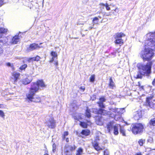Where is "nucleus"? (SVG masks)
<instances>
[{
	"label": "nucleus",
	"mask_w": 155,
	"mask_h": 155,
	"mask_svg": "<svg viewBox=\"0 0 155 155\" xmlns=\"http://www.w3.org/2000/svg\"><path fill=\"white\" fill-rule=\"evenodd\" d=\"M125 35L123 33H117L115 34L114 36V38L115 40L114 42L116 44H123L124 43L123 40L121 39L122 37H124Z\"/></svg>",
	"instance_id": "423d86ee"
},
{
	"label": "nucleus",
	"mask_w": 155,
	"mask_h": 155,
	"mask_svg": "<svg viewBox=\"0 0 155 155\" xmlns=\"http://www.w3.org/2000/svg\"><path fill=\"white\" fill-rule=\"evenodd\" d=\"M98 17L100 18H101V17L100 16H99Z\"/></svg>",
	"instance_id": "13d9d810"
},
{
	"label": "nucleus",
	"mask_w": 155,
	"mask_h": 155,
	"mask_svg": "<svg viewBox=\"0 0 155 155\" xmlns=\"http://www.w3.org/2000/svg\"><path fill=\"white\" fill-rule=\"evenodd\" d=\"M66 141L68 142L69 141V139L68 138H66Z\"/></svg>",
	"instance_id": "864d4df0"
},
{
	"label": "nucleus",
	"mask_w": 155,
	"mask_h": 155,
	"mask_svg": "<svg viewBox=\"0 0 155 155\" xmlns=\"http://www.w3.org/2000/svg\"><path fill=\"white\" fill-rule=\"evenodd\" d=\"M6 65L7 66L11 67L12 68L13 67V64H11V63H9V62L7 63Z\"/></svg>",
	"instance_id": "79ce46f5"
},
{
	"label": "nucleus",
	"mask_w": 155,
	"mask_h": 155,
	"mask_svg": "<svg viewBox=\"0 0 155 155\" xmlns=\"http://www.w3.org/2000/svg\"><path fill=\"white\" fill-rule=\"evenodd\" d=\"M120 132L121 134H122V135L124 136H126L125 133V131L123 128H122L120 127Z\"/></svg>",
	"instance_id": "c85d7f7f"
},
{
	"label": "nucleus",
	"mask_w": 155,
	"mask_h": 155,
	"mask_svg": "<svg viewBox=\"0 0 155 155\" xmlns=\"http://www.w3.org/2000/svg\"><path fill=\"white\" fill-rule=\"evenodd\" d=\"M91 24H87L85 26L87 28L86 29L84 30V31H87L89 30H90L94 28V26L93 25H91Z\"/></svg>",
	"instance_id": "4be33fe9"
},
{
	"label": "nucleus",
	"mask_w": 155,
	"mask_h": 155,
	"mask_svg": "<svg viewBox=\"0 0 155 155\" xmlns=\"http://www.w3.org/2000/svg\"><path fill=\"white\" fill-rule=\"evenodd\" d=\"M80 89L83 90V91H84L85 88H83L82 87H80Z\"/></svg>",
	"instance_id": "3c124183"
},
{
	"label": "nucleus",
	"mask_w": 155,
	"mask_h": 155,
	"mask_svg": "<svg viewBox=\"0 0 155 155\" xmlns=\"http://www.w3.org/2000/svg\"><path fill=\"white\" fill-rule=\"evenodd\" d=\"M81 118V117H79L78 118H76V119H77L78 120H79Z\"/></svg>",
	"instance_id": "603ef678"
},
{
	"label": "nucleus",
	"mask_w": 155,
	"mask_h": 155,
	"mask_svg": "<svg viewBox=\"0 0 155 155\" xmlns=\"http://www.w3.org/2000/svg\"><path fill=\"white\" fill-rule=\"evenodd\" d=\"M105 99L103 97H102L99 99V101L97 102L99 106L101 108H104L105 106L103 102L105 101Z\"/></svg>",
	"instance_id": "2eb2a0df"
},
{
	"label": "nucleus",
	"mask_w": 155,
	"mask_h": 155,
	"mask_svg": "<svg viewBox=\"0 0 155 155\" xmlns=\"http://www.w3.org/2000/svg\"><path fill=\"white\" fill-rule=\"evenodd\" d=\"M109 0L110 1H111V0Z\"/></svg>",
	"instance_id": "e2e57ef3"
},
{
	"label": "nucleus",
	"mask_w": 155,
	"mask_h": 155,
	"mask_svg": "<svg viewBox=\"0 0 155 155\" xmlns=\"http://www.w3.org/2000/svg\"><path fill=\"white\" fill-rule=\"evenodd\" d=\"M96 123L98 125H101L103 124V123L101 119H100L97 120V118L96 119Z\"/></svg>",
	"instance_id": "c756f323"
},
{
	"label": "nucleus",
	"mask_w": 155,
	"mask_h": 155,
	"mask_svg": "<svg viewBox=\"0 0 155 155\" xmlns=\"http://www.w3.org/2000/svg\"><path fill=\"white\" fill-rule=\"evenodd\" d=\"M95 80V75L94 74L92 75L90 78V81L92 82H94Z\"/></svg>",
	"instance_id": "7c9ffc66"
},
{
	"label": "nucleus",
	"mask_w": 155,
	"mask_h": 155,
	"mask_svg": "<svg viewBox=\"0 0 155 155\" xmlns=\"http://www.w3.org/2000/svg\"><path fill=\"white\" fill-rule=\"evenodd\" d=\"M31 81L32 79L31 77L25 76L21 79V81L23 84L26 85L29 84Z\"/></svg>",
	"instance_id": "1a4fd4ad"
},
{
	"label": "nucleus",
	"mask_w": 155,
	"mask_h": 155,
	"mask_svg": "<svg viewBox=\"0 0 155 155\" xmlns=\"http://www.w3.org/2000/svg\"><path fill=\"white\" fill-rule=\"evenodd\" d=\"M107 112L106 110L102 109H99V114L105 115L106 114H107Z\"/></svg>",
	"instance_id": "a878e982"
},
{
	"label": "nucleus",
	"mask_w": 155,
	"mask_h": 155,
	"mask_svg": "<svg viewBox=\"0 0 155 155\" xmlns=\"http://www.w3.org/2000/svg\"><path fill=\"white\" fill-rule=\"evenodd\" d=\"M148 40L146 43L148 46L151 47L155 46V32L153 33H149L147 34Z\"/></svg>",
	"instance_id": "39448f33"
},
{
	"label": "nucleus",
	"mask_w": 155,
	"mask_h": 155,
	"mask_svg": "<svg viewBox=\"0 0 155 155\" xmlns=\"http://www.w3.org/2000/svg\"><path fill=\"white\" fill-rule=\"evenodd\" d=\"M100 5L101 6H104L106 7V9L107 10L109 11L110 10V8L109 7V6L108 4L107 3H106L105 4H104L103 3H101V4H100Z\"/></svg>",
	"instance_id": "cd10ccee"
},
{
	"label": "nucleus",
	"mask_w": 155,
	"mask_h": 155,
	"mask_svg": "<svg viewBox=\"0 0 155 155\" xmlns=\"http://www.w3.org/2000/svg\"><path fill=\"white\" fill-rule=\"evenodd\" d=\"M154 49L145 48L144 51H142L140 53V56L143 59L149 60L151 59L154 55L153 51Z\"/></svg>",
	"instance_id": "f03ea898"
},
{
	"label": "nucleus",
	"mask_w": 155,
	"mask_h": 155,
	"mask_svg": "<svg viewBox=\"0 0 155 155\" xmlns=\"http://www.w3.org/2000/svg\"><path fill=\"white\" fill-rule=\"evenodd\" d=\"M40 48V47L38 44L35 43H33L31 44L29 47L28 48L27 50L28 51H30Z\"/></svg>",
	"instance_id": "9b49d317"
},
{
	"label": "nucleus",
	"mask_w": 155,
	"mask_h": 155,
	"mask_svg": "<svg viewBox=\"0 0 155 155\" xmlns=\"http://www.w3.org/2000/svg\"><path fill=\"white\" fill-rule=\"evenodd\" d=\"M99 139H96L93 142H92V145L94 149L97 151H99L102 149L99 146L98 141Z\"/></svg>",
	"instance_id": "9d476101"
},
{
	"label": "nucleus",
	"mask_w": 155,
	"mask_h": 155,
	"mask_svg": "<svg viewBox=\"0 0 155 155\" xmlns=\"http://www.w3.org/2000/svg\"><path fill=\"white\" fill-rule=\"evenodd\" d=\"M153 153V152H151L150 153V154H151V153Z\"/></svg>",
	"instance_id": "4d7b16f0"
},
{
	"label": "nucleus",
	"mask_w": 155,
	"mask_h": 155,
	"mask_svg": "<svg viewBox=\"0 0 155 155\" xmlns=\"http://www.w3.org/2000/svg\"><path fill=\"white\" fill-rule=\"evenodd\" d=\"M20 76V74L19 73L16 72H14L12 74V78L14 79V82L15 83L17 82L18 79H19V78Z\"/></svg>",
	"instance_id": "4468645a"
},
{
	"label": "nucleus",
	"mask_w": 155,
	"mask_h": 155,
	"mask_svg": "<svg viewBox=\"0 0 155 155\" xmlns=\"http://www.w3.org/2000/svg\"><path fill=\"white\" fill-rule=\"evenodd\" d=\"M3 52L2 49L0 47V54H2Z\"/></svg>",
	"instance_id": "de8ad7c7"
},
{
	"label": "nucleus",
	"mask_w": 155,
	"mask_h": 155,
	"mask_svg": "<svg viewBox=\"0 0 155 155\" xmlns=\"http://www.w3.org/2000/svg\"><path fill=\"white\" fill-rule=\"evenodd\" d=\"M83 151V149L81 147L78 148L77 150L76 155H82Z\"/></svg>",
	"instance_id": "b1692460"
},
{
	"label": "nucleus",
	"mask_w": 155,
	"mask_h": 155,
	"mask_svg": "<svg viewBox=\"0 0 155 155\" xmlns=\"http://www.w3.org/2000/svg\"><path fill=\"white\" fill-rule=\"evenodd\" d=\"M153 98L152 97H150L147 98L146 105L149 106L151 108L153 107L154 104L151 101V100Z\"/></svg>",
	"instance_id": "f8f14e48"
},
{
	"label": "nucleus",
	"mask_w": 155,
	"mask_h": 155,
	"mask_svg": "<svg viewBox=\"0 0 155 155\" xmlns=\"http://www.w3.org/2000/svg\"><path fill=\"white\" fill-rule=\"evenodd\" d=\"M44 155H48V154L47 153H45L44 154Z\"/></svg>",
	"instance_id": "6e6d98bb"
},
{
	"label": "nucleus",
	"mask_w": 155,
	"mask_h": 155,
	"mask_svg": "<svg viewBox=\"0 0 155 155\" xmlns=\"http://www.w3.org/2000/svg\"><path fill=\"white\" fill-rule=\"evenodd\" d=\"M138 68L141 73L143 74L148 76L151 72V67L150 64H147L145 65L140 64L138 66Z\"/></svg>",
	"instance_id": "7ed1b4c3"
},
{
	"label": "nucleus",
	"mask_w": 155,
	"mask_h": 155,
	"mask_svg": "<svg viewBox=\"0 0 155 155\" xmlns=\"http://www.w3.org/2000/svg\"><path fill=\"white\" fill-rule=\"evenodd\" d=\"M104 155H109V153L108 150L107 149L105 150L104 152Z\"/></svg>",
	"instance_id": "ea45409f"
},
{
	"label": "nucleus",
	"mask_w": 155,
	"mask_h": 155,
	"mask_svg": "<svg viewBox=\"0 0 155 155\" xmlns=\"http://www.w3.org/2000/svg\"><path fill=\"white\" fill-rule=\"evenodd\" d=\"M90 131L88 130H83L81 132L82 134L84 135L85 136L89 135L90 134Z\"/></svg>",
	"instance_id": "412c9836"
},
{
	"label": "nucleus",
	"mask_w": 155,
	"mask_h": 155,
	"mask_svg": "<svg viewBox=\"0 0 155 155\" xmlns=\"http://www.w3.org/2000/svg\"><path fill=\"white\" fill-rule=\"evenodd\" d=\"M76 148V147L74 145L71 146L68 145H66L65 146L64 152L67 153L69 152V151H73L75 150Z\"/></svg>",
	"instance_id": "6e6552de"
},
{
	"label": "nucleus",
	"mask_w": 155,
	"mask_h": 155,
	"mask_svg": "<svg viewBox=\"0 0 155 155\" xmlns=\"http://www.w3.org/2000/svg\"><path fill=\"white\" fill-rule=\"evenodd\" d=\"M109 85L110 88L113 89L115 87V84L111 78H110L109 80Z\"/></svg>",
	"instance_id": "aec40b11"
},
{
	"label": "nucleus",
	"mask_w": 155,
	"mask_h": 155,
	"mask_svg": "<svg viewBox=\"0 0 155 155\" xmlns=\"http://www.w3.org/2000/svg\"><path fill=\"white\" fill-rule=\"evenodd\" d=\"M118 118H120V116H117L116 115H115L114 119L116 120H119Z\"/></svg>",
	"instance_id": "a18cd8bd"
},
{
	"label": "nucleus",
	"mask_w": 155,
	"mask_h": 155,
	"mask_svg": "<svg viewBox=\"0 0 155 155\" xmlns=\"http://www.w3.org/2000/svg\"><path fill=\"white\" fill-rule=\"evenodd\" d=\"M53 61L54 62V64H55L56 66H57L58 65V62L57 60L56 59V60H55L54 59Z\"/></svg>",
	"instance_id": "49530a36"
},
{
	"label": "nucleus",
	"mask_w": 155,
	"mask_h": 155,
	"mask_svg": "<svg viewBox=\"0 0 155 155\" xmlns=\"http://www.w3.org/2000/svg\"><path fill=\"white\" fill-rule=\"evenodd\" d=\"M91 112H92L93 113L95 114H99V109L98 110L97 109H92L91 110Z\"/></svg>",
	"instance_id": "f704fd0d"
},
{
	"label": "nucleus",
	"mask_w": 155,
	"mask_h": 155,
	"mask_svg": "<svg viewBox=\"0 0 155 155\" xmlns=\"http://www.w3.org/2000/svg\"><path fill=\"white\" fill-rule=\"evenodd\" d=\"M19 41L18 36L16 35L12 38L11 42L12 44H17Z\"/></svg>",
	"instance_id": "6ab92c4d"
},
{
	"label": "nucleus",
	"mask_w": 155,
	"mask_h": 155,
	"mask_svg": "<svg viewBox=\"0 0 155 155\" xmlns=\"http://www.w3.org/2000/svg\"><path fill=\"white\" fill-rule=\"evenodd\" d=\"M111 111L115 112H117V113L120 114L121 113L120 112V110H121L120 109H118V108H111L110 110Z\"/></svg>",
	"instance_id": "bb28decb"
},
{
	"label": "nucleus",
	"mask_w": 155,
	"mask_h": 155,
	"mask_svg": "<svg viewBox=\"0 0 155 155\" xmlns=\"http://www.w3.org/2000/svg\"><path fill=\"white\" fill-rule=\"evenodd\" d=\"M51 55L52 56V58L51 59L50 61V63H51L53 62L54 60L55 59V58L56 59H57L58 58V55L57 53L55 52L54 51H52L51 53Z\"/></svg>",
	"instance_id": "f3484780"
},
{
	"label": "nucleus",
	"mask_w": 155,
	"mask_h": 155,
	"mask_svg": "<svg viewBox=\"0 0 155 155\" xmlns=\"http://www.w3.org/2000/svg\"><path fill=\"white\" fill-rule=\"evenodd\" d=\"M46 125L49 128H53L55 126V122L52 118H50L46 122Z\"/></svg>",
	"instance_id": "0eeeda50"
},
{
	"label": "nucleus",
	"mask_w": 155,
	"mask_h": 155,
	"mask_svg": "<svg viewBox=\"0 0 155 155\" xmlns=\"http://www.w3.org/2000/svg\"><path fill=\"white\" fill-rule=\"evenodd\" d=\"M145 142V140L140 139L138 141V143L140 145L142 146L143 145V143Z\"/></svg>",
	"instance_id": "e433bc0d"
},
{
	"label": "nucleus",
	"mask_w": 155,
	"mask_h": 155,
	"mask_svg": "<svg viewBox=\"0 0 155 155\" xmlns=\"http://www.w3.org/2000/svg\"><path fill=\"white\" fill-rule=\"evenodd\" d=\"M75 38V39H77V38Z\"/></svg>",
	"instance_id": "052dcab7"
},
{
	"label": "nucleus",
	"mask_w": 155,
	"mask_h": 155,
	"mask_svg": "<svg viewBox=\"0 0 155 155\" xmlns=\"http://www.w3.org/2000/svg\"><path fill=\"white\" fill-rule=\"evenodd\" d=\"M142 117V112L140 111H139L135 113L134 118L136 120H138L141 118Z\"/></svg>",
	"instance_id": "ddd939ff"
},
{
	"label": "nucleus",
	"mask_w": 155,
	"mask_h": 155,
	"mask_svg": "<svg viewBox=\"0 0 155 155\" xmlns=\"http://www.w3.org/2000/svg\"><path fill=\"white\" fill-rule=\"evenodd\" d=\"M90 112H91L90 110L87 109L86 112V115L87 117H91Z\"/></svg>",
	"instance_id": "72a5a7b5"
},
{
	"label": "nucleus",
	"mask_w": 155,
	"mask_h": 155,
	"mask_svg": "<svg viewBox=\"0 0 155 155\" xmlns=\"http://www.w3.org/2000/svg\"><path fill=\"white\" fill-rule=\"evenodd\" d=\"M80 125L84 128H86L87 127V124L84 122H81Z\"/></svg>",
	"instance_id": "c9c22d12"
},
{
	"label": "nucleus",
	"mask_w": 155,
	"mask_h": 155,
	"mask_svg": "<svg viewBox=\"0 0 155 155\" xmlns=\"http://www.w3.org/2000/svg\"><path fill=\"white\" fill-rule=\"evenodd\" d=\"M99 19L97 17H95L93 19L92 22H93V26H94V25L95 24H98V22L99 21Z\"/></svg>",
	"instance_id": "393cba45"
},
{
	"label": "nucleus",
	"mask_w": 155,
	"mask_h": 155,
	"mask_svg": "<svg viewBox=\"0 0 155 155\" xmlns=\"http://www.w3.org/2000/svg\"><path fill=\"white\" fill-rule=\"evenodd\" d=\"M120 125L118 124H116L114 127V134L115 135H117L119 133L118 129Z\"/></svg>",
	"instance_id": "a211bd4d"
},
{
	"label": "nucleus",
	"mask_w": 155,
	"mask_h": 155,
	"mask_svg": "<svg viewBox=\"0 0 155 155\" xmlns=\"http://www.w3.org/2000/svg\"><path fill=\"white\" fill-rule=\"evenodd\" d=\"M1 104H0V108H1Z\"/></svg>",
	"instance_id": "bf43d9fd"
},
{
	"label": "nucleus",
	"mask_w": 155,
	"mask_h": 155,
	"mask_svg": "<svg viewBox=\"0 0 155 155\" xmlns=\"http://www.w3.org/2000/svg\"><path fill=\"white\" fill-rule=\"evenodd\" d=\"M114 123L113 122H110L107 124V127L108 132H110L112 130L113 127H114Z\"/></svg>",
	"instance_id": "dca6fc26"
},
{
	"label": "nucleus",
	"mask_w": 155,
	"mask_h": 155,
	"mask_svg": "<svg viewBox=\"0 0 155 155\" xmlns=\"http://www.w3.org/2000/svg\"><path fill=\"white\" fill-rule=\"evenodd\" d=\"M93 97L94 98L92 99V100L93 101L94 100V99H95L96 98V95H94L93 96Z\"/></svg>",
	"instance_id": "8fccbe9b"
},
{
	"label": "nucleus",
	"mask_w": 155,
	"mask_h": 155,
	"mask_svg": "<svg viewBox=\"0 0 155 155\" xmlns=\"http://www.w3.org/2000/svg\"><path fill=\"white\" fill-rule=\"evenodd\" d=\"M56 145L55 143L53 144L52 146V151L54 153L56 151Z\"/></svg>",
	"instance_id": "58836bf2"
},
{
	"label": "nucleus",
	"mask_w": 155,
	"mask_h": 155,
	"mask_svg": "<svg viewBox=\"0 0 155 155\" xmlns=\"http://www.w3.org/2000/svg\"><path fill=\"white\" fill-rule=\"evenodd\" d=\"M68 135V132L67 131H65L64 132V135L63 136V138L64 139L65 137Z\"/></svg>",
	"instance_id": "a19ab883"
},
{
	"label": "nucleus",
	"mask_w": 155,
	"mask_h": 155,
	"mask_svg": "<svg viewBox=\"0 0 155 155\" xmlns=\"http://www.w3.org/2000/svg\"><path fill=\"white\" fill-rule=\"evenodd\" d=\"M135 155H142V153H136Z\"/></svg>",
	"instance_id": "09e8293b"
},
{
	"label": "nucleus",
	"mask_w": 155,
	"mask_h": 155,
	"mask_svg": "<svg viewBox=\"0 0 155 155\" xmlns=\"http://www.w3.org/2000/svg\"><path fill=\"white\" fill-rule=\"evenodd\" d=\"M45 85L42 80H39L36 83H32L31 87L30 88L29 92L27 94V97L30 101L35 102H41V98L40 97L36 96L33 97L35 93L38 91L39 87H45Z\"/></svg>",
	"instance_id": "f257e3e1"
},
{
	"label": "nucleus",
	"mask_w": 155,
	"mask_h": 155,
	"mask_svg": "<svg viewBox=\"0 0 155 155\" xmlns=\"http://www.w3.org/2000/svg\"><path fill=\"white\" fill-rule=\"evenodd\" d=\"M143 126L140 123L135 124L132 126V132L135 134L142 133L143 131Z\"/></svg>",
	"instance_id": "20e7f679"
},
{
	"label": "nucleus",
	"mask_w": 155,
	"mask_h": 155,
	"mask_svg": "<svg viewBox=\"0 0 155 155\" xmlns=\"http://www.w3.org/2000/svg\"><path fill=\"white\" fill-rule=\"evenodd\" d=\"M0 115L2 117L5 116L4 112L1 110H0Z\"/></svg>",
	"instance_id": "37998d69"
},
{
	"label": "nucleus",
	"mask_w": 155,
	"mask_h": 155,
	"mask_svg": "<svg viewBox=\"0 0 155 155\" xmlns=\"http://www.w3.org/2000/svg\"><path fill=\"white\" fill-rule=\"evenodd\" d=\"M4 4L3 0H0V7Z\"/></svg>",
	"instance_id": "c03bdc74"
},
{
	"label": "nucleus",
	"mask_w": 155,
	"mask_h": 155,
	"mask_svg": "<svg viewBox=\"0 0 155 155\" xmlns=\"http://www.w3.org/2000/svg\"><path fill=\"white\" fill-rule=\"evenodd\" d=\"M144 75L142 74V73H141L140 71L137 74L134 75V77L137 79L141 78L142 77V76Z\"/></svg>",
	"instance_id": "5701e85b"
},
{
	"label": "nucleus",
	"mask_w": 155,
	"mask_h": 155,
	"mask_svg": "<svg viewBox=\"0 0 155 155\" xmlns=\"http://www.w3.org/2000/svg\"><path fill=\"white\" fill-rule=\"evenodd\" d=\"M138 85L139 86H140V83H139V82H138Z\"/></svg>",
	"instance_id": "5fc2aeb1"
},
{
	"label": "nucleus",
	"mask_w": 155,
	"mask_h": 155,
	"mask_svg": "<svg viewBox=\"0 0 155 155\" xmlns=\"http://www.w3.org/2000/svg\"><path fill=\"white\" fill-rule=\"evenodd\" d=\"M150 125L153 126H155V118L152 119L150 122Z\"/></svg>",
	"instance_id": "473e14b6"
},
{
	"label": "nucleus",
	"mask_w": 155,
	"mask_h": 155,
	"mask_svg": "<svg viewBox=\"0 0 155 155\" xmlns=\"http://www.w3.org/2000/svg\"><path fill=\"white\" fill-rule=\"evenodd\" d=\"M84 35H82V36H83V37H84Z\"/></svg>",
	"instance_id": "680f3d73"
},
{
	"label": "nucleus",
	"mask_w": 155,
	"mask_h": 155,
	"mask_svg": "<svg viewBox=\"0 0 155 155\" xmlns=\"http://www.w3.org/2000/svg\"><path fill=\"white\" fill-rule=\"evenodd\" d=\"M40 59V58L38 56H37L36 57H33L31 58V59L34 61H38Z\"/></svg>",
	"instance_id": "2f4dec72"
},
{
	"label": "nucleus",
	"mask_w": 155,
	"mask_h": 155,
	"mask_svg": "<svg viewBox=\"0 0 155 155\" xmlns=\"http://www.w3.org/2000/svg\"><path fill=\"white\" fill-rule=\"evenodd\" d=\"M27 67V65L26 64H24L20 67V69L21 70H24Z\"/></svg>",
	"instance_id": "4c0bfd02"
},
{
	"label": "nucleus",
	"mask_w": 155,
	"mask_h": 155,
	"mask_svg": "<svg viewBox=\"0 0 155 155\" xmlns=\"http://www.w3.org/2000/svg\"><path fill=\"white\" fill-rule=\"evenodd\" d=\"M154 153H155V151H154Z\"/></svg>",
	"instance_id": "0e129e2a"
}]
</instances>
